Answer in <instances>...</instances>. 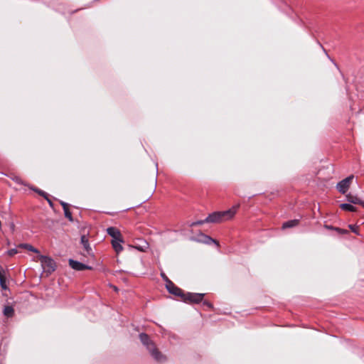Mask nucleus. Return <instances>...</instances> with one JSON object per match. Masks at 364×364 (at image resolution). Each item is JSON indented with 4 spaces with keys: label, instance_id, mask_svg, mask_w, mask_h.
Segmentation results:
<instances>
[{
    "label": "nucleus",
    "instance_id": "obj_21",
    "mask_svg": "<svg viewBox=\"0 0 364 364\" xmlns=\"http://www.w3.org/2000/svg\"><path fill=\"white\" fill-rule=\"evenodd\" d=\"M161 277L162 278V279L166 283V286L168 284V283H171L172 281L171 279H169V278L166 275L165 273L164 272H161Z\"/></svg>",
    "mask_w": 364,
    "mask_h": 364
},
{
    "label": "nucleus",
    "instance_id": "obj_7",
    "mask_svg": "<svg viewBox=\"0 0 364 364\" xmlns=\"http://www.w3.org/2000/svg\"><path fill=\"white\" fill-rule=\"evenodd\" d=\"M151 357L159 363H164L167 360V358L164 355L156 346H153L152 348L148 350Z\"/></svg>",
    "mask_w": 364,
    "mask_h": 364
},
{
    "label": "nucleus",
    "instance_id": "obj_27",
    "mask_svg": "<svg viewBox=\"0 0 364 364\" xmlns=\"http://www.w3.org/2000/svg\"><path fill=\"white\" fill-rule=\"evenodd\" d=\"M60 205H62L63 210L68 208V204L64 201H60Z\"/></svg>",
    "mask_w": 364,
    "mask_h": 364
},
{
    "label": "nucleus",
    "instance_id": "obj_1",
    "mask_svg": "<svg viewBox=\"0 0 364 364\" xmlns=\"http://www.w3.org/2000/svg\"><path fill=\"white\" fill-rule=\"evenodd\" d=\"M239 208L240 204H237L227 210L213 212L209 214L205 219L193 223L191 226L199 225L205 223H220L230 220L235 216Z\"/></svg>",
    "mask_w": 364,
    "mask_h": 364
},
{
    "label": "nucleus",
    "instance_id": "obj_28",
    "mask_svg": "<svg viewBox=\"0 0 364 364\" xmlns=\"http://www.w3.org/2000/svg\"><path fill=\"white\" fill-rule=\"evenodd\" d=\"M324 228H326V230H333V228H335L334 226L333 225H326L325 224L323 225Z\"/></svg>",
    "mask_w": 364,
    "mask_h": 364
},
{
    "label": "nucleus",
    "instance_id": "obj_26",
    "mask_svg": "<svg viewBox=\"0 0 364 364\" xmlns=\"http://www.w3.org/2000/svg\"><path fill=\"white\" fill-rule=\"evenodd\" d=\"M12 180L16 182V183H18V184H24L22 179L18 177V176H15L14 178H12Z\"/></svg>",
    "mask_w": 364,
    "mask_h": 364
},
{
    "label": "nucleus",
    "instance_id": "obj_8",
    "mask_svg": "<svg viewBox=\"0 0 364 364\" xmlns=\"http://www.w3.org/2000/svg\"><path fill=\"white\" fill-rule=\"evenodd\" d=\"M140 341L144 346H146V349L149 350L155 345L154 342L150 338L149 336L146 333H141L139 335Z\"/></svg>",
    "mask_w": 364,
    "mask_h": 364
},
{
    "label": "nucleus",
    "instance_id": "obj_9",
    "mask_svg": "<svg viewBox=\"0 0 364 364\" xmlns=\"http://www.w3.org/2000/svg\"><path fill=\"white\" fill-rule=\"evenodd\" d=\"M69 264L70 266L75 270L77 271H82L84 269H92L91 267L86 265L80 262L74 260L73 259H69Z\"/></svg>",
    "mask_w": 364,
    "mask_h": 364
},
{
    "label": "nucleus",
    "instance_id": "obj_23",
    "mask_svg": "<svg viewBox=\"0 0 364 364\" xmlns=\"http://www.w3.org/2000/svg\"><path fill=\"white\" fill-rule=\"evenodd\" d=\"M0 286H1V287L3 289H7V286H6V280H5L4 277L0 278Z\"/></svg>",
    "mask_w": 364,
    "mask_h": 364
},
{
    "label": "nucleus",
    "instance_id": "obj_14",
    "mask_svg": "<svg viewBox=\"0 0 364 364\" xmlns=\"http://www.w3.org/2000/svg\"><path fill=\"white\" fill-rule=\"evenodd\" d=\"M3 314L6 318H11L14 315V309L11 306H5L3 310Z\"/></svg>",
    "mask_w": 364,
    "mask_h": 364
},
{
    "label": "nucleus",
    "instance_id": "obj_6",
    "mask_svg": "<svg viewBox=\"0 0 364 364\" xmlns=\"http://www.w3.org/2000/svg\"><path fill=\"white\" fill-rule=\"evenodd\" d=\"M122 243H124V238L120 231L115 228V258H117L119 254L125 249L122 247Z\"/></svg>",
    "mask_w": 364,
    "mask_h": 364
},
{
    "label": "nucleus",
    "instance_id": "obj_19",
    "mask_svg": "<svg viewBox=\"0 0 364 364\" xmlns=\"http://www.w3.org/2000/svg\"><path fill=\"white\" fill-rule=\"evenodd\" d=\"M64 211V215H65V217L66 218H68L70 222H73V216H72V213L69 210V209H65L63 210Z\"/></svg>",
    "mask_w": 364,
    "mask_h": 364
},
{
    "label": "nucleus",
    "instance_id": "obj_25",
    "mask_svg": "<svg viewBox=\"0 0 364 364\" xmlns=\"http://www.w3.org/2000/svg\"><path fill=\"white\" fill-rule=\"evenodd\" d=\"M18 252V250L16 248H13V249H11V250H9L6 253L8 254V255L9 256H14V255H16V253Z\"/></svg>",
    "mask_w": 364,
    "mask_h": 364
},
{
    "label": "nucleus",
    "instance_id": "obj_24",
    "mask_svg": "<svg viewBox=\"0 0 364 364\" xmlns=\"http://www.w3.org/2000/svg\"><path fill=\"white\" fill-rule=\"evenodd\" d=\"M348 227L352 232H355L357 235H359V233L358 232V226H356L355 225H349Z\"/></svg>",
    "mask_w": 364,
    "mask_h": 364
},
{
    "label": "nucleus",
    "instance_id": "obj_4",
    "mask_svg": "<svg viewBox=\"0 0 364 364\" xmlns=\"http://www.w3.org/2000/svg\"><path fill=\"white\" fill-rule=\"evenodd\" d=\"M354 178L353 175H350L342 181H339L336 185L337 190L342 194L346 193L348 191L350 183Z\"/></svg>",
    "mask_w": 364,
    "mask_h": 364
},
{
    "label": "nucleus",
    "instance_id": "obj_20",
    "mask_svg": "<svg viewBox=\"0 0 364 364\" xmlns=\"http://www.w3.org/2000/svg\"><path fill=\"white\" fill-rule=\"evenodd\" d=\"M31 189L38 193L40 196H43L44 198L48 196V194L42 190L36 188H31Z\"/></svg>",
    "mask_w": 364,
    "mask_h": 364
},
{
    "label": "nucleus",
    "instance_id": "obj_2",
    "mask_svg": "<svg viewBox=\"0 0 364 364\" xmlns=\"http://www.w3.org/2000/svg\"><path fill=\"white\" fill-rule=\"evenodd\" d=\"M39 259L41 261L42 268L47 275L50 274L55 270L56 264L51 257L41 255H39Z\"/></svg>",
    "mask_w": 364,
    "mask_h": 364
},
{
    "label": "nucleus",
    "instance_id": "obj_3",
    "mask_svg": "<svg viewBox=\"0 0 364 364\" xmlns=\"http://www.w3.org/2000/svg\"><path fill=\"white\" fill-rule=\"evenodd\" d=\"M205 294L185 292L181 301L189 304H198L203 301Z\"/></svg>",
    "mask_w": 364,
    "mask_h": 364
},
{
    "label": "nucleus",
    "instance_id": "obj_33",
    "mask_svg": "<svg viewBox=\"0 0 364 364\" xmlns=\"http://www.w3.org/2000/svg\"><path fill=\"white\" fill-rule=\"evenodd\" d=\"M114 290H115V292L118 291V289L117 287H115Z\"/></svg>",
    "mask_w": 364,
    "mask_h": 364
},
{
    "label": "nucleus",
    "instance_id": "obj_13",
    "mask_svg": "<svg viewBox=\"0 0 364 364\" xmlns=\"http://www.w3.org/2000/svg\"><path fill=\"white\" fill-rule=\"evenodd\" d=\"M339 207L342 210H344V211H348V212H356L357 211V208H355L350 203H341L339 205Z\"/></svg>",
    "mask_w": 364,
    "mask_h": 364
},
{
    "label": "nucleus",
    "instance_id": "obj_31",
    "mask_svg": "<svg viewBox=\"0 0 364 364\" xmlns=\"http://www.w3.org/2000/svg\"><path fill=\"white\" fill-rule=\"evenodd\" d=\"M135 248L138 249L139 250L141 251V252H144V249H143L142 247H136Z\"/></svg>",
    "mask_w": 364,
    "mask_h": 364
},
{
    "label": "nucleus",
    "instance_id": "obj_17",
    "mask_svg": "<svg viewBox=\"0 0 364 364\" xmlns=\"http://www.w3.org/2000/svg\"><path fill=\"white\" fill-rule=\"evenodd\" d=\"M107 233L112 237V240L110 241L112 247H114V227H109L107 230Z\"/></svg>",
    "mask_w": 364,
    "mask_h": 364
},
{
    "label": "nucleus",
    "instance_id": "obj_10",
    "mask_svg": "<svg viewBox=\"0 0 364 364\" xmlns=\"http://www.w3.org/2000/svg\"><path fill=\"white\" fill-rule=\"evenodd\" d=\"M80 242L82 245L84 250L86 251L87 254L90 256H94L92 248L89 244L88 238L86 235H83L81 236Z\"/></svg>",
    "mask_w": 364,
    "mask_h": 364
},
{
    "label": "nucleus",
    "instance_id": "obj_12",
    "mask_svg": "<svg viewBox=\"0 0 364 364\" xmlns=\"http://www.w3.org/2000/svg\"><path fill=\"white\" fill-rule=\"evenodd\" d=\"M299 223H300L299 219L290 220L283 223L282 228L283 230H285L287 228H294V227L298 226L299 225Z\"/></svg>",
    "mask_w": 364,
    "mask_h": 364
},
{
    "label": "nucleus",
    "instance_id": "obj_30",
    "mask_svg": "<svg viewBox=\"0 0 364 364\" xmlns=\"http://www.w3.org/2000/svg\"><path fill=\"white\" fill-rule=\"evenodd\" d=\"M134 247V246L130 245H127V249L128 250H132V249H133Z\"/></svg>",
    "mask_w": 364,
    "mask_h": 364
},
{
    "label": "nucleus",
    "instance_id": "obj_11",
    "mask_svg": "<svg viewBox=\"0 0 364 364\" xmlns=\"http://www.w3.org/2000/svg\"><path fill=\"white\" fill-rule=\"evenodd\" d=\"M346 200L350 203L358 204V205H360L363 208H364V201L362 200L357 196H354L351 193H348L346 195Z\"/></svg>",
    "mask_w": 364,
    "mask_h": 364
},
{
    "label": "nucleus",
    "instance_id": "obj_22",
    "mask_svg": "<svg viewBox=\"0 0 364 364\" xmlns=\"http://www.w3.org/2000/svg\"><path fill=\"white\" fill-rule=\"evenodd\" d=\"M203 305L206 306L208 309L213 310V305L211 302L207 301V300H203Z\"/></svg>",
    "mask_w": 364,
    "mask_h": 364
},
{
    "label": "nucleus",
    "instance_id": "obj_32",
    "mask_svg": "<svg viewBox=\"0 0 364 364\" xmlns=\"http://www.w3.org/2000/svg\"><path fill=\"white\" fill-rule=\"evenodd\" d=\"M11 228L12 231L14 230V223L11 224Z\"/></svg>",
    "mask_w": 364,
    "mask_h": 364
},
{
    "label": "nucleus",
    "instance_id": "obj_15",
    "mask_svg": "<svg viewBox=\"0 0 364 364\" xmlns=\"http://www.w3.org/2000/svg\"><path fill=\"white\" fill-rule=\"evenodd\" d=\"M18 247L19 248H24V249H26L28 251H31V252H35V253H39V251L33 247L30 244H27V243H22V244H20Z\"/></svg>",
    "mask_w": 364,
    "mask_h": 364
},
{
    "label": "nucleus",
    "instance_id": "obj_29",
    "mask_svg": "<svg viewBox=\"0 0 364 364\" xmlns=\"http://www.w3.org/2000/svg\"><path fill=\"white\" fill-rule=\"evenodd\" d=\"M45 199L48 201L49 205L50 207H53V202L51 201V200L48 197V196H46V198H45Z\"/></svg>",
    "mask_w": 364,
    "mask_h": 364
},
{
    "label": "nucleus",
    "instance_id": "obj_5",
    "mask_svg": "<svg viewBox=\"0 0 364 364\" xmlns=\"http://www.w3.org/2000/svg\"><path fill=\"white\" fill-rule=\"evenodd\" d=\"M166 289L169 294L179 298L181 301L182 300L183 296H185V291L177 287L173 282L171 283H168L166 285Z\"/></svg>",
    "mask_w": 364,
    "mask_h": 364
},
{
    "label": "nucleus",
    "instance_id": "obj_18",
    "mask_svg": "<svg viewBox=\"0 0 364 364\" xmlns=\"http://www.w3.org/2000/svg\"><path fill=\"white\" fill-rule=\"evenodd\" d=\"M333 230H335L336 232H337L340 235H346V234L349 233V231L348 230L342 229V228H338V227H335L333 228Z\"/></svg>",
    "mask_w": 364,
    "mask_h": 364
},
{
    "label": "nucleus",
    "instance_id": "obj_16",
    "mask_svg": "<svg viewBox=\"0 0 364 364\" xmlns=\"http://www.w3.org/2000/svg\"><path fill=\"white\" fill-rule=\"evenodd\" d=\"M201 236L203 238V242H205L206 244H210V243L213 242V243L216 244L218 246H219V242L217 240L213 239L211 237L204 235V234H202Z\"/></svg>",
    "mask_w": 364,
    "mask_h": 364
}]
</instances>
